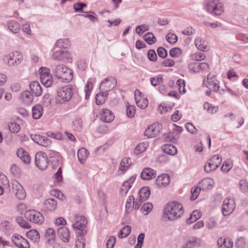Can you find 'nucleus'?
<instances>
[{
	"mask_svg": "<svg viewBox=\"0 0 248 248\" xmlns=\"http://www.w3.org/2000/svg\"><path fill=\"white\" fill-rule=\"evenodd\" d=\"M209 68V65L206 62H192L188 65L189 70L193 73H198Z\"/></svg>",
	"mask_w": 248,
	"mask_h": 248,
	"instance_id": "nucleus-16",
	"label": "nucleus"
},
{
	"mask_svg": "<svg viewBox=\"0 0 248 248\" xmlns=\"http://www.w3.org/2000/svg\"><path fill=\"white\" fill-rule=\"evenodd\" d=\"M16 221L17 223L23 228L30 229L31 227L30 224L23 219L22 217H18L16 218Z\"/></svg>",
	"mask_w": 248,
	"mask_h": 248,
	"instance_id": "nucleus-47",
	"label": "nucleus"
},
{
	"mask_svg": "<svg viewBox=\"0 0 248 248\" xmlns=\"http://www.w3.org/2000/svg\"><path fill=\"white\" fill-rule=\"evenodd\" d=\"M74 87L68 85L59 88L57 90V95L56 96V102L58 104H62L69 101L73 94Z\"/></svg>",
	"mask_w": 248,
	"mask_h": 248,
	"instance_id": "nucleus-3",
	"label": "nucleus"
},
{
	"mask_svg": "<svg viewBox=\"0 0 248 248\" xmlns=\"http://www.w3.org/2000/svg\"><path fill=\"white\" fill-rule=\"evenodd\" d=\"M7 27L14 33L18 32L20 29V24L16 21L15 20L8 21L7 22Z\"/></svg>",
	"mask_w": 248,
	"mask_h": 248,
	"instance_id": "nucleus-30",
	"label": "nucleus"
},
{
	"mask_svg": "<svg viewBox=\"0 0 248 248\" xmlns=\"http://www.w3.org/2000/svg\"><path fill=\"white\" fill-rule=\"evenodd\" d=\"M44 205L46 210L53 211L56 209L57 203L55 199L50 198L46 200Z\"/></svg>",
	"mask_w": 248,
	"mask_h": 248,
	"instance_id": "nucleus-24",
	"label": "nucleus"
},
{
	"mask_svg": "<svg viewBox=\"0 0 248 248\" xmlns=\"http://www.w3.org/2000/svg\"><path fill=\"white\" fill-rule=\"evenodd\" d=\"M136 102L137 106L142 109L145 108L148 105V101L145 98L140 97Z\"/></svg>",
	"mask_w": 248,
	"mask_h": 248,
	"instance_id": "nucleus-45",
	"label": "nucleus"
},
{
	"mask_svg": "<svg viewBox=\"0 0 248 248\" xmlns=\"http://www.w3.org/2000/svg\"><path fill=\"white\" fill-rule=\"evenodd\" d=\"M77 236L78 238L76 241L75 248H84L85 244L83 238V236H78L77 235Z\"/></svg>",
	"mask_w": 248,
	"mask_h": 248,
	"instance_id": "nucleus-56",
	"label": "nucleus"
},
{
	"mask_svg": "<svg viewBox=\"0 0 248 248\" xmlns=\"http://www.w3.org/2000/svg\"><path fill=\"white\" fill-rule=\"evenodd\" d=\"M156 176V171L150 168L144 169L140 174L141 178L143 180H150L154 178Z\"/></svg>",
	"mask_w": 248,
	"mask_h": 248,
	"instance_id": "nucleus-20",
	"label": "nucleus"
},
{
	"mask_svg": "<svg viewBox=\"0 0 248 248\" xmlns=\"http://www.w3.org/2000/svg\"><path fill=\"white\" fill-rule=\"evenodd\" d=\"M70 46V41L68 39H60L55 43V46L59 48H67Z\"/></svg>",
	"mask_w": 248,
	"mask_h": 248,
	"instance_id": "nucleus-36",
	"label": "nucleus"
},
{
	"mask_svg": "<svg viewBox=\"0 0 248 248\" xmlns=\"http://www.w3.org/2000/svg\"><path fill=\"white\" fill-rule=\"evenodd\" d=\"M17 156L26 164H29L31 161V157L29 153L23 149H19L16 153Z\"/></svg>",
	"mask_w": 248,
	"mask_h": 248,
	"instance_id": "nucleus-25",
	"label": "nucleus"
},
{
	"mask_svg": "<svg viewBox=\"0 0 248 248\" xmlns=\"http://www.w3.org/2000/svg\"><path fill=\"white\" fill-rule=\"evenodd\" d=\"M201 190V189L200 188V187H196L194 189H191V196L190 198L191 201H194L197 199V198L198 197V195L200 194Z\"/></svg>",
	"mask_w": 248,
	"mask_h": 248,
	"instance_id": "nucleus-60",
	"label": "nucleus"
},
{
	"mask_svg": "<svg viewBox=\"0 0 248 248\" xmlns=\"http://www.w3.org/2000/svg\"><path fill=\"white\" fill-rule=\"evenodd\" d=\"M235 207L234 201L231 198H226L222 205V212L224 216L230 215Z\"/></svg>",
	"mask_w": 248,
	"mask_h": 248,
	"instance_id": "nucleus-12",
	"label": "nucleus"
},
{
	"mask_svg": "<svg viewBox=\"0 0 248 248\" xmlns=\"http://www.w3.org/2000/svg\"><path fill=\"white\" fill-rule=\"evenodd\" d=\"M182 53V50L178 47H174L171 48L169 52L170 55L173 58H177L180 56Z\"/></svg>",
	"mask_w": 248,
	"mask_h": 248,
	"instance_id": "nucleus-52",
	"label": "nucleus"
},
{
	"mask_svg": "<svg viewBox=\"0 0 248 248\" xmlns=\"http://www.w3.org/2000/svg\"><path fill=\"white\" fill-rule=\"evenodd\" d=\"M166 39L170 44H174L177 41V36L173 33H169L166 36Z\"/></svg>",
	"mask_w": 248,
	"mask_h": 248,
	"instance_id": "nucleus-55",
	"label": "nucleus"
},
{
	"mask_svg": "<svg viewBox=\"0 0 248 248\" xmlns=\"http://www.w3.org/2000/svg\"><path fill=\"white\" fill-rule=\"evenodd\" d=\"M232 167V163L231 161H224L221 167V170L224 172H228Z\"/></svg>",
	"mask_w": 248,
	"mask_h": 248,
	"instance_id": "nucleus-50",
	"label": "nucleus"
},
{
	"mask_svg": "<svg viewBox=\"0 0 248 248\" xmlns=\"http://www.w3.org/2000/svg\"><path fill=\"white\" fill-rule=\"evenodd\" d=\"M58 233L63 242H69L70 239V234L69 230L66 227H59L58 229Z\"/></svg>",
	"mask_w": 248,
	"mask_h": 248,
	"instance_id": "nucleus-23",
	"label": "nucleus"
},
{
	"mask_svg": "<svg viewBox=\"0 0 248 248\" xmlns=\"http://www.w3.org/2000/svg\"><path fill=\"white\" fill-rule=\"evenodd\" d=\"M170 183V178L167 174H162L158 176L156 180V185L159 187L167 186Z\"/></svg>",
	"mask_w": 248,
	"mask_h": 248,
	"instance_id": "nucleus-19",
	"label": "nucleus"
},
{
	"mask_svg": "<svg viewBox=\"0 0 248 248\" xmlns=\"http://www.w3.org/2000/svg\"><path fill=\"white\" fill-rule=\"evenodd\" d=\"M109 91H102L101 93H97L95 96L96 103L97 105L103 104L108 97Z\"/></svg>",
	"mask_w": 248,
	"mask_h": 248,
	"instance_id": "nucleus-31",
	"label": "nucleus"
},
{
	"mask_svg": "<svg viewBox=\"0 0 248 248\" xmlns=\"http://www.w3.org/2000/svg\"><path fill=\"white\" fill-rule=\"evenodd\" d=\"M201 246V241L195 237H190L182 248H194Z\"/></svg>",
	"mask_w": 248,
	"mask_h": 248,
	"instance_id": "nucleus-21",
	"label": "nucleus"
},
{
	"mask_svg": "<svg viewBox=\"0 0 248 248\" xmlns=\"http://www.w3.org/2000/svg\"><path fill=\"white\" fill-rule=\"evenodd\" d=\"M185 127L187 131L191 134H194L197 133V129L191 123H187L185 125Z\"/></svg>",
	"mask_w": 248,
	"mask_h": 248,
	"instance_id": "nucleus-59",
	"label": "nucleus"
},
{
	"mask_svg": "<svg viewBox=\"0 0 248 248\" xmlns=\"http://www.w3.org/2000/svg\"><path fill=\"white\" fill-rule=\"evenodd\" d=\"M23 57L19 51H15L10 53L5 57L6 61L10 66L17 65L21 62Z\"/></svg>",
	"mask_w": 248,
	"mask_h": 248,
	"instance_id": "nucleus-10",
	"label": "nucleus"
},
{
	"mask_svg": "<svg viewBox=\"0 0 248 248\" xmlns=\"http://www.w3.org/2000/svg\"><path fill=\"white\" fill-rule=\"evenodd\" d=\"M51 57L54 60L62 61L69 59L71 55L68 50L60 49L54 51Z\"/></svg>",
	"mask_w": 248,
	"mask_h": 248,
	"instance_id": "nucleus-15",
	"label": "nucleus"
},
{
	"mask_svg": "<svg viewBox=\"0 0 248 248\" xmlns=\"http://www.w3.org/2000/svg\"><path fill=\"white\" fill-rule=\"evenodd\" d=\"M23 102L27 105H30L32 102L33 95L28 91H25L21 94Z\"/></svg>",
	"mask_w": 248,
	"mask_h": 248,
	"instance_id": "nucleus-32",
	"label": "nucleus"
},
{
	"mask_svg": "<svg viewBox=\"0 0 248 248\" xmlns=\"http://www.w3.org/2000/svg\"><path fill=\"white\" fill-rule=\"evenodd\" d=\"M86 6V4L82 2H78L73 5V8L76 12H80L83 8Z\"/></svg>",
	"mask_w": 248,
	"mask_h": 248,
	"instance_id": "nucleus-57",
	"label": "nucleus"
},
{
	"mask_svg": "<svg viewBox=\"0 0 248 248\" xmlns=\"http://www.w3.org/2000/svg\"><path fill=\"white\" fill-rule=\"evenodd\" d=\"M93 88V84L90 81H88L85 87V99H88L90 97L91 91Z\"/></svg>",
	"mask_w": 248,
	"mask_h": 248,
	"instance_id": "nucleus-46",
	"label": "nucleus"
},
{
	"mask_svg": "<svg viewBox=\"0 0 248 248\" xmlns=\"http://www.w3.org/2000/svg\"><path fill=\"white\" fill-rule=\"evenodd\" d=\"M147 55L148 59L151 61L155 62L157 60V55L154 49H150L148 52Z\"/></svg>",
	"mask_w": 248,
	"mask_h": 248,
	"instance_id": "nucleus-63",
	"label": "nucleus"
},
{
	"mask_svg": "<svg viewBox=\"0 0 248 248\" xmlns=\"http://www.w3.org/2000/svg\"><path fill=\"white\" fill-rule=\"evenodd\" d=\"M40 80L41 83L46 87H50L52 84V79L51 75L40 76Z\"/></svg>",
	"mask_w": 248,
	"mask_h": 248,
	"instance_id": "nucleus-37",
	"label": "nucleus"
},
{
	"mask_svg": "<svg viewBox=\"0 0 248 248\" xmlns=\"http://www.w3.org/2000/svg\"><path fill=\"white\" fill-rule=\"evenodd\" d=\"M117 84V80L113 77L108 78L100 83L99 89L101 91H110L114 88Z\"/></svg>",
	"mask_w": 248,
	"mask_h": 248,
	"instance_id": "nucleus-11",
	"label": "nucleus"
},
{
	"mask_svg": "<svg viewBox=\"0 0 248 248\" xmlns=\"http://www.w3.org/2000/svg\"><path fill=\"white\" fill-rule=\"evenodd\" d=\"M184 213L183 205L177 202L168 203L164 209V218L170 221L174 220L180 217Z\"/></svg>",
	"mask_w": 248,
	"mask_h": 248,
	"instance_id": "nucleus-1",
	"label": "nucleus"
},
{
	"mask_svg": "<svg viewBox=\"0 0 248 248\" xmlns=\"http://www.w3.org/2000/svg\"><path fill=\"white\" fill-rule=\"evenodd\" d=\"M206 9L208 12L214 15H221L224 11V5L219 0H207Z\"/></svg>",
	"mask_w": 248,
	"mask_h": 248,
	"instance_id": "nucleus-5",
	"label": "nucleus"
},
{
	"mask_svg": "<svg viewBox=\"0 0 248 248\" xmlns=\"http://www.w3.org/2000/svg\"><path fill=\"white\" fill-rule=\"evenodd\" d=\"M134 197L133 196H130L127 199L125 204L126 212L129 213L134 208Z\"/></svg>",
	"mask_w": 248,
	"mask_h": 248,
	"instance_id": "nucleus-43",
	"label": "nucleus"
},
{
	"mask_svg": "<svg viewBox=\"0 0 248 248\" xmlns=\"http://www.w3.org/2000/svg\"><path fill=\"white\" fill-rule=\"evenodd\" d=\"M25 218L35 224H41L44 221L43 215L36 210H29L25 213Z\"/></svg>",
	"mask_w": 248,
	"mask_h": 248,
	"instance_id": "nucleus-7",
	"label": "nucleus"
},
{
	"mask_svg": "<svg viewBox=\"0 0 248 248\" xmlns=\"http://www.w3.org/2000/svg\"><path fill=\"white\" fill-rule=\"evenodd\" d=\"M89 153L88 151L84 148H81L79 149L78 152V157L79 161L81 163H83V162L86 159Z\"/></svg>",
	"mask_w": 248,
	"mask_h": 248,
	"instance_id": "nucleus-38",
	"label": "nucleus"
},
{
	"mask_svg": "<svg viewBox=\"0 0 248 248\" xmlns=\"http://www.w3.org/2000/svg\"><path fill=\"white\" fill-rule=\"evenodd\" d=\"M239 188L241 192L246 193L248 189V182L246 179H241L239 182Z\"/></svg>",
	"mask_w": 248,
	"mask_h": 248,
	"instance_id": "nucleus-51",
	"label": "nucleus"
},
{
	"mask_svg": "<svg viewBox=\"0 0 248 248\" xmlns=\"http://www.w3.org/2000/svg\"><path fill=\"white\" fill-rule=\"evenodd\" d=\"M153 207V206L151 203L146 202L142 205L140 209V211L144 215H146L151 211Z\"/></svg>",
	"mask_w": 248,
	"mask_h": 248,
	"instance_id": "nucleus-44",
	"label": "nucleus"
},
{
	"mask_svg": "<svg viewBox=\"0 0 248 248\" xmlns=\"http://www.w3.org/2000/svg\"><path fill=\"white\" fill-rule=\"evenodd\" d=\"M45 237L48 243L54 242L55 238V232L52 228H48L46 231Z\"/></svg>",
	"mask_w": 248,
	"mask_h": 248,
	"instance_id": "nucleus-35",
	"label": "nucleus"
},
{
	"mask_svg": "<svg viewBox=\"0 0 248 248\" xmlns=\"http://www.w3.org/2000/svg\"><path fill=\"white\" fill-rule=\"evenodd\" d=\"M157 52L159 57L165 58L167 56V51L163 47H159L157 49Z\"/></svg>",
	"mask_w": 248,
	"mask_h": 248,
	"instance_id": "nucleus-64",
	"label": "nucleus"
},
{
	"mask_svg": "<svg viewBox=\"0 0 248 248\" xmlns=\"http://www.w3.org/2000/svg\"><path fill=\"white\" fill-rule=\"evenodd\" d=\"M147 147V145L145 143H140L139 144L134 150V154L138 155L145 151Z\"/></svg>",
	"mask_w": 248,
	"mask_h": 248,
	"instance_id": "nucleus-48",
	"label": "nucleus"
},
{
	"mask_svg": "<svg viewBox=\"0 0 248 248\" xmlns=\"http://www.w3.org/2000/svg\"><path fill=\"white\" fill-rule=\"evenodd\" d=\"M54 75L63 82H69L73 78L72 70L63 64H58L52 68Z\"/></svg>",
	"mask_w": 248,
	"mask_h": 248,
	"instance_id": "nucleus-2",
	"label": "nucleus"
},
{
	"mask_svg": "<svg viewBox=\"0 0 248 248\" xmlns=\"http://www.w3.org/2000/svg\"><path fill=\"white\" fill-rule=\"evenodd\" d=\"M114 118L113 113L108 109L103 108L100 112V119L105 123H110Z\"/></svg>",
	"mask_w": 248,
	"mask_h": 248,
	"instance_id": "nucleus-18",
	"label": "nucleus"
},
{
	"mask_svg": "<svg viewBox=\"0 0 248 248\" xmlns=\"http://www.w3.org/2000/svg\"><path fill=\"white\" fill-rule=\"evenodd\" d=\"M143 39L149 45H152L156 41V39L153 33L148 32L143 36Z\"/></svg>",
	"mask_w": 248,
	"mask_h": 248,
	"instance_id": "nucleus-40",
	"label": "nucleus"
},
{
	"mask_svg": "<svg viewBox=\"0 0 248 248\" xmlns=\"http://www.w3.org/2000/svg\"><path fill=\"white\" fill-rule=\"evenodd\" d=\"M203 84L204 86L210 90H212L214 92L222 93L219 91V82L217 79L216 75L211 73L209 74L207 76L206 79H204Z\"/></svg>",
	"mask_w": 248,
	"mask_h": 248,
	"instance_id": "nucleus-6",
	"label": "nucleus"
},
{
	"mask_svg": "<svg viewBox=\"0 0 248 248\" xmlns=\"http://www.w3.org/2000/svg\"><path fill=\"white\" fill-rule=\"evenodd\" d=\"M27 236L34 242H37L40 239V235L37 231L31 230L28 232L26 233Z\"/></svg>",
	"mask_w": 248,
	"mask_h": 248,
	"instance_id": "nucleus-41",
	"label": "nucleus"
},
{
	"mask_svg": "<svg viewBox=\"0 0 248 248\" xmlns=\"http://www.w3.org/2000/svg\"><path fill=\"white\" fill-rule=\"evenodd\" d=\"M35 163L41 170H45L48 167V159L46 154L43 152H38L35 156Z\"/></svg>",
	"mask_w": 248,
	"mask_h": 248,
	"instance_id": "nucleus-8",
	"label": "nucleus"
},
{
	"mask_svg": "<svg viewBox=\"0 0 248 248\" xmlns=\"http://www.w3.org/2000/svg\"><path fill=\"white\" fill-rule=\"evenodd\" d=\"M177 85L179 86V92L181 93H184L186 92L185 86V82L183 79H179L177 80L176 82Z\"/></svg>",
	"mask_w": 248,
	"mask_h": 248,
	"instance_id": "nucleus-62",
	"label": "nucleus"
},
{
	"mask_svg": "<svg viewBox=\"0 0 248 248\" xmlns=\"http://www.w3.org/2000/svg\"><path fill=\"white\" fill-rule=\"evenodd\" d=\"M151 84L154 86H156L159 84L162 81V77L161 76H158L156 77L150 78Z\"/></svg>",
	"mask_w": 248,
	"mask_h": 248,
	"instance_id": "nucleus-58",
	"label": "nucleus"
},
{
	"mask_svg": "<svg viewBox=\"0 0 248 248\" xmlns=\"http://www.w3.org/2000/svg\"><path fill=\"white\" fill-rule=\"evenodd\" d=\"M203 108L206 109L208 113L214 114L218 111V107L215 106L208 102H205L203 105Z\"/></svg>",
	"mask_w": 248,
	"mask_h": 248,
	"instance_id": "nucleus-42",
	"label": "nucleus"
},
{
	"mask_svg": "<svg viewBox=\"0 0 248 248\" xmlns=\"http://www.w3.org/2000/svg\"><path fill=\"white\" fill-rule=\"evenodd\" d=\"M161 127L162 125L160 124L155 123L145 129L144 135L151 138L157 137L162 129Z\"/></svg>",
	"mask_w": 248,
	"mask_h": 248,
	"instance_id": "nucleus-13",
	"label": "nucleus"
},
{
	"mask_svg": "<svg viewBox=\"0 0 248 248\" xmlns=\"http://www.w3.org/2000/svg\"><path fill=\"white\" fill-rule=\"evenodd\" d=\"M222 158L218 155H214L209 159L204 165V170L206 172H210L216 170L220 165Z\"/></svg>",
	"mask_w": 248,
	"mask_h": 248,
	"instance_id": "nucleus-9",
	"label": "nucleus"
},
{
	"mask_svg": "<svg viewBox=\"0 0 248 248\" xmlns=\"http://www.w3.org/2000/svg\"><path fill=\"white\" fill-rule=\"evenodd\" d=\"M135 113V107L128 105L126 109V115L129 118L134 117Z\"/></svg>",
	"mask_w": 248,
	"mask_h": 248,
	"instance_id": "nucleus-61",
	"label": "nucleus"
},
{
	"mask_svg": "<svg viewBox=\"0 0 248 248\" xmlns=\"http://www.w3.org/2000/svg\"><path fill=\"white\" fill-rule=\"evenodd\" d=\"M12 241L15 245L20 248H29L28 241L19 234H15L12 237Z\"/></svg>",
	"mask_w": 248,
	"mask_h": 248,
	"instance_id": "nucleus-17",
	"label": "nucleus"
},
{
	"mask_svg": "<svg viewBox=\"0 0 248 248\" xmlns=\"http://www.w3.org/2000/svg\"><path fill=\"white\" fill-rule=\"evenodd\" d=\"M163 150L165 153L173 155L177 154L176 148L172 144H165L163 146Z\"/></svg>",
	"mask_w": 248,
	"mask_h": 248,
	"instance_id": "nucleus-33",
	"label": "nucleus"
},
{
	"mask_svg": "<svg viewBox=\"0 0 248 248\" xmlns=\"http://www.w3.org/2000/svg\"><path fill=\"white\" fill-rule=\"evenodd\" d=\"M195 44L197 48L202 51H206L209 49L207 42L205 40H202L200 37L197 38L195 39Z\"/></svg>",
	"mask_w": 248,
	"mask_h": 248,
	"instance_id": "nucleus-28",
	"label": "nucleus"
},
{
	"mask_svg": "<svg viewBox=\"0 0 248 248\" xmlns=\"http://www.w3.org/2000/svg\"><path fill=\"white\" fill-rule=\"evenodd\" d=\"M8 128L9 130L13 133H17L20 129L19 125L16 123H11L9 124Z\"/></svg>",
	"mask_w": 248,
	"mask_h": 248,
	"instance_id": "nucleus-54",
	"label": "nucleus"
},
{
	"mask_svg": "<svg viewBox=\"0 0 248 248\" xmlns=\"http://www.w3.org/2000/svg\"><path fill=\"white\" fill-rule=\"evenodd\" d=\"M139 194L141 202H144L148 199L150 195V188L148 186L143 187L140 190Z\"/></svg>",
	"mask_w": 248,
	"mask_h": 248,
	"instance_id": "nucleus-27",
	"label": "nucleus"
},
{
	"mask_svg": "<svg viewBox=\"0 0 248 248\" xmlns=\"http://www.w3.org/2000/svg\"><path fill=\"white\" fill-rule=\"evenodd\" d=\"M32 117L35 119H39L43 114V108L41 105H36L32 108Z\"/></svg>",
	"mask_w": 248,
	"mask_h": 248,
	"instance_id": "nucleus-29",
	"label": "nucleus"
},
{
	"mask_svg": "<svg viewBox=\"0 0 248 248\" xmlns=\"http://www.w3.org/2000/svg\"><path fill=\"white\" fill-rule=\"evenodd\" d=\"M75 222L73 224L72 226L74 229H77L78 232H77L78 236H84L87 231L85 229L87 224V220L85 217L80 214H77L75 217Z\"/></svg>",
	"mask_w": 248,
	"mask_h": 248,
	"instance_id": "nucleus-4",
	"label": "nucleus"
},
{
	"mask_svg": "<svg viewBox=\"0 0 248 248\" xmlns=\"http://www.w3.org/2000/svg\"><path fill=\"white\" fill-rule=\"evenodd\" d=\"M213 180L211 178H205L199 183L200 188L203 190L211 189L213 186Z\"/></svg>",
	"mask_w": 248,
	"mask_h": 248,
	"instance_id": "nucleus-26",
	"label": "nucleus"
},
{
	"mask_svg": "<svg viewBox=\"0 0 248 248\" xmlns=\"http://www.w3.org/2000/svg\"><path fill=\"white\" fill-rule=\"evenodd\" d=\"M82 127V121L80 118H77L73 122V128L76 131H79Z\"/></svg>",
	"mask_w": 248,
	"mask_h": 248,
	"instance_id": "nucleus-49",
	"label": "nucleus"
},
{
	"mask_svg": "<svg viewBox=\"0 0 248 248\" xmlns=\"http://www.w3.org/2000/svg\"><path fill=\"white\" fill-rule=\"evenodd\" d=\"M31 90L33 94L36 96L41 95L42 93V89L40 83L36 81L31 82L29 85Z\"/></svg>",
	"mask_w": 248,
	"mask_h": 248,
	"instance_id": "nucleus-22",
	"label": "nucleus"
},
{
	"mask_svg": "<svg viewBox=\"0 0 248 248\" xmlns=\"http://www.w3.org/2000/svg\"><path fill=\"white\" fill-rule=\"evenodd\" d=\"M128 158H124L121 160L120 163V167L119 169V174H123L126 171V170L128 169L129 165L128 164Z\"/></svg>",
	"mask_w": 248,
	"mask_h": 248,
	"instance_id": "nucleus-39",
	"label": "nucleus"
},
{
	"mask_svg": "<svg viewBox=\"0 0 248 248\" xmlns=\"http://www.w3.org/2000/svg\"><path fill=\"white\" fill-rule=\"evenodd\" d=\"M149 29V27L148 25L146 24H142L138 26L135 29V31L139 35H140L143 32L148 31Z\"/></svg>",
	"mask_w": 248,
	"mask_h": 248,
	"instance_id": "nucleus-53",
	"label": "nucleus"
},
{
	"mask_svg": "<svg viewBox=\"0 0 248 248\" xmlns=\"http://www.w3.org/2000/svg\"><path fill=\"white\" fill-rule=\"evenodd\" d=\"M202 214L198 210H195L190 214V216L186 219V222L188 224H190L196 221L200 218Z\"/></svg>",
	"mask_w": 248,
	"mask_h": 248,
	"instance_id": "nucleus-34",
	"label": "nucleus"
},
{
	"mask_svg": "<svg viewBox=\"0 0 248 248\" xmlns=\"http://www.w3.org/2000/svg\"><path fill=\"white\" fill-rule=\"evenodd\" d=\"M12 188L17 199L23 200L26 197V192L21 184L16 180L12 182Z\"/></svg>",
	"mask_w": 248,
	"mask_h": 248,
	"instance_id": "nucleus-14",
	"label": "nucleus"
}]
</instances>
